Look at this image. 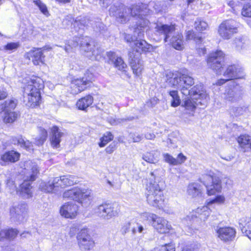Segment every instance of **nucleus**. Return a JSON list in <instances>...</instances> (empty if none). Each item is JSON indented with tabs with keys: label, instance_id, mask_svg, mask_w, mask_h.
I'll return each instance as SVG.
<instances>
[{
	"label": "nucleus",
	"instance_id": "nucleus-22",
	"mask_svg": "<svg viewBox=\"0 0 251 251\" xmlns=\"http://www.w3.org/2000/svg\"><path fill=\"white\" fill-rule=\"evenodd\" d=\"M24 102L29 107L34 108L40 104L41 100L40 93L31 91L28 93H25L24 91Z\"/></svg>",
	"mask_w": 251,
	"mask_h": 251
},
{
	"label": "nucleus",
	"instance_id": "nucleus-12",
	"mask_svg": "<svg viewBox=\"0 0 251 251\" xmlns=\"http://www.w3.org/2000/svg\"><path fill=\"white\" fill-rule=\"evenodd\" d=\"M124 11H125L127 21L128 17L130 15L132 17L137 16L139 18L143 19V16H145L150 13V10L148 8V5L144 3H141L138 5H132L131 8L127 6L123 7Z\"/></svg>",
	"mask_w": 251,
	"mask_h": 251
},
{
	"label": "nucleus",
	"instance_id": "nucleus-29",
	"mask_svg": "<svg viewBox=\"0 0 251 251\" xmlns=\"http://www.w3.org/2000/svg\"><path fill=\"white\" fill-rule=\"evenodd\" d=\"M188 195L192 198L200 196L202 193V187L201 184L197 182L189 184L187 188Z\"/></svg>",
	"mask_w": 251,
	"mask_h": 251
},
{
	"label": "nucleus",
	"instance_id": "nucleus-23",
	"mask_svg": "<svg viewBox=\"0 0 251 251\" xmlns=\"http://www.w3.org/2000/svg\"><path fill=\"white\" fill-rule=\"evenodd\" d=\"M58 181V177H55L52 181L50 180L47 182L42 181L40 183L39 189L42 192L47 193H56L59 188Z\"/></svg>",
	"mask_w": 251,
	"mask_h": 251
},
{
	"label": "nucleus",
	"instance_id": "nucleus-42",
	"mask_svg": "<svg viewBox=\"0 0 251 251\" xmlns=\"http://www.w3.org/2000/svg\"><path fill=\"white\" fill-rule=\"evenodd\" d=\"M248 109V106L244 105L242 106H231L229 109V111L231 114L235 116L243 115Z\"/></svg>",
	"mask_w": 251,
	"mask_h": 251
},
{
	"label": "nucleus",
	"instance_id": "nucleus-35",
	"mask_svg": "<svg viewBox=\"0 0 251 251\" xmlns=\"http://www.w3.org/2000/svg\"><path fill=\"white\" fill-rule=\"evenodd\" d=\"M81 194V189L78 187H75L71 189L65 191L63 194V197L78 201L79 195Z\"/></svg>",
	"mask_w": 251,
	"mask_h": 251
},
{
	"label": "nucleus",
	"instance_id": "nucleus-16",
	"mask_svg": "<svg viewBox=\"0 0 251 251\" xmlns=\"http://www.w3.org/2000/svg\"><path fill=\"white\" fill-rule=\"evenodd\" d=\"M129 62L133 70V73L137 76H139L143 69V61L140 59L138 54L133 52L128 53Z\"/></svg>",
	"mask_w": 251,
	"mask_h": 251
},
{
	"label": "nucleus",
	"instance_id": "nucleus-31",
	"mask_svg": "<svg viewBox=\"0 0 251 251\" xmlns=\"http://www.w3.org/2000/svg\"><path fill=\"white\" fill-rule=\"evenodd\" d=\"M51 144L53 148L57 149L60 147V138L63 135L64 133L61 132L56 126H53L51 129Z\"/></svg>",
	"mask_w": 251,
	"mask_h": 251
},
{
	"label": "nucleus",
	"instance_id": "nucleus-39",
	"mask_svg": "<svg viewBox=\"0 0 251 251\" xmlns=\"http://www.w3.org/2000/svg\"><path fill=\"white\" fill-rule=\"evenodd\" d=\"M176 27L175 25H174V49L177 50H181L184 49V44L183 41V36L181 34L179 33H176Z\"/></svg>",
	"mask_w": 251,
	"mask_h": 251
},
{
	"label": "nucleus",
	"instance_id": "nucleus-5",
	"mask_svg": "<svg viewBox=\"0 0 251 251\" xmlns=\"http://www.w3.org/2000/svg\"><path fill=\"white\" fill-rule=\"evenodd\" d=\"M141 218L149 222L153 228L159 233H166L170 230L172 226L164 218L153 213L144 212L141 214Z\"/></svg>",
	"mask_w": 251,
	"mask_h": 251
},
{
	"label": "nucleus",
	"instance_id": "nucleus-36",
	"mask_svg": "<svg viewBox=\"0 0 251 251\" xmlns=\"http://www.w3.org/2000/svg\"><path fill=\"white\" fill-rule=\"evenodd\" d=\"M81 189V194L79 195V201L78 202L84 204V206H87L89 204L92 200L91 191L88 189Z\"/></svg>",
	"mask_w": 251,
	"mask_h": 251
},
{
	"label": "nucleus",
	"instance_id": "nucleus-64",
	"mask_svg": "<svg viewBox=\"0 0 251 251\" xmlns=\"http://www.w3.org/2000/svg\"><path fill=\"white\" fill-rule=\"evenodd\" d=\"M145 137L148 140H152L155 137V135L153 133H147L145 134Z\"/></svg>",
	"mask_w": 251,
	"mask_h": 251
},
{
	"label": "nucleus",
	"instance_id": "nucleus-27",
	"mask_svg": "<svg viewBox=\"0 0 251 251\" xmlns=\"http://www.w3.org/2000/svg\"><path fill=\"white\" fill-rule=\"evenodd\" d=\"M133 44V49L131 52L136 51L135 54H138L139 56H140L142 52L149 51L151 48V46L144 40H136Z\"/></svg>",
	"mask_w": 251,
	"mask_h": 251
},
{
	"label": "nucleus",
	"instance_id": "nucleus-49",
	"mask_svg": "<svg viewBox=\"0 0 251 251\" xmlns=\"http://www.w3.org/2000/svg\"><path fill=\"white\" fill-rule=\"evenodd\" d=\"M34 3L37 5L41 12L45 15L47 16L49 14V12L46 5L42 2L41 0H35L33 1Z\"/></svg>",
	"mask_w": 251,
	"mask_h": 251
},
{
	"label": "nucleus",
	"instance_id": "nucleus-38",
	"mask_svg": "<svg viewBox=\"0 0 251 251\" xmlns=\"http://www.w3.org/2000/svg\"><path fill=\"white\" fill-rule=\"evenodd\" d=\"M159 156L160 152L156 151L146 152L143 155L142 158L148 163L155 164L158 161Z\"/></svg>",
	"mask_w": 251,
	"mask_h": 251
},
{
	"label": "nucleus",
	"instance_id": "nucleus-41",
	"mask_svg": "<svg viewBox=\"0 0 251 251\" xmlns=\"http://www.w3.org/2000/svg\"><path fill=\"white\" fill-rule=\"evenodd\" d=\"M17 103V100L16 99H12L6 101L4 104L1 106L0 112L2 111L4 112L12 111L16 107Z\"/></svg>",
	"mask_w": 251,
	"mask_h": 251
},
{
	"label": "nucleus",
	"instance_id": "nucleus-34",
	"mask_svg": "<svg viewBox=\"0 0 251 251\" xmlns=\"http://www.w3.org/2000/svg\"><path fill=\"white\" fill-rule=\"evenodd\" d=\"M76 180L74 176L68 175L63 176L58 178L57 184L59 187H64L74 185L76 183Z\"/></svg>",
	"mask_w": 251,
	"mask_h": 251
},
{
	"label": "nucleus",
	"instance_id": "nucleus-8",
	"mask_svg": "<svg viewBox=\"0 0 251 251\" xmlns=\"http://www.w3.org/2000/svg\"><path fill=\"white\" fill-rule=\"evenodd\" d=\"M238 24L233 20L223 21L219 25L218 33L224 39H230L238 32Z\"/></svg>",
	"mask_w": 251,
	"mask_h": 251
},
{
	"label": "nucleus",
	"instance_id": "nucleus-7",
	"mask_svg": "<svg viewBox=\"0 0 251 251\" xmlns=\"http://www.w3.org/2000/svg\"><path fill=\"white\" fill-rule=\"evenodd\" d=\"M119 209L116 203H103L96 208V213L104 220H110L118 215Z\"/></svg>",
	"mask_w": 251,
	"mask_h": 251
},
{
	"label": "nucleus",
	"instance_id": "nucleus-63",
	"mask_svg": "<svg viewBox=\"0 0 251 251\" xmlns=\"http://www.w3.org/2000/svg\"><path fill=\"white\" fill-rule=\"evenodd\" d=\"M7 96V93L5 90H0V100L6 98Z\"/></svg>",
	"mask_w": 251,
	"mask_h": 251
},
{
	"label": "nucleus",
	"instance_id": "nucleus-15",
	"mask_svg": "<svg viewBox=\"0 0 251 251\" xmlns=\"http://www.w3.org/2000/svg\"><path fill=\"white\" fill-rule=\"evenodd\" d=\"M50 49V47L47 48L46 47L37 48L27 52L25 56L29 60H31L35 65H39L40 63H43L45 56L43 55V51Z\"/></svg>",
	"mask_w": 251,
	"mask_h": 251
},
{
	"label": "nucleus",
	"instance_id": "nucleus-25",
	"mask_svg": "<svg viewBox=\"0 0 251 251\" xmlns=\"http://www.w3.org/2000/svg\"><path fill=\"white\" fill-rule=\"evenodd\" d=\"M123 7H126V6L122 4L118 8L117 6L114 4L111 6L109 9L110 15L116 17L117 21L121 23L127 21V18L126 17L125 11H124L123 8Z\"/></svg>",
	"mask_w": 251,
	"mask_h": 251
},
{
	"label": "nucleus",
	"instance_id": "nucleus-10",
	"mask_svg": "<svg viewBox=\"0 0 251 251\" xmlns=\"http://www.w3.org/2000/svg\"><path fill=\"white\" fill-rule=\"evenodd\" d=\"M27 205L25 203L13 205L10 210L11 220L16 223L24 222L26 216Z\"/></svg>",
	"mask_w": 251,
	"mask_h": 251
},
{
	"label": "nucleus",
	"instance_id": "nucleus-51",
	"mask_svg": "<svg viewBox=\"0 0 251 251\" xmlns=\"http://www.w3.org/2000/svg\"><path fill=\"white\" fill-rule=\"evenodd\" d=\"M91 25L96 31H100L103 30L105 28L104 24H103L100 21H93L91 24Z\"/></svg>",
	"mask_w": 251,
	"mask_h": 251
},
{
	"label": "nucleus",
	"instance_id": "nucleus-59",
	"mask_svg": "<svg viewBox=\"0 0 251 251\" xmlns=\"http://www.w3.org/2000/svg\"><path fill=\"white\" fill-rule=\"evenodd\" d=\"M163 160L169 163L170 165L173 164V156L168 153H163Z\"/></svg>",
	"mask_w": 251,
	"mask_h": 251
},
{
	"label": "nucleus",
	"instance_id": "nucleus-1",
	"mask_svg": "<svg viewBox=\"0 0 251 251\" xmlns=\"http://www.w3.org/2000/svg\"><path fill=\"white\" fill-rule=\"evenodd\" d=\"M194 84V80L191 76L178 72L174 73V88L178 89L185 96L182 105L191 111L199 106H205L208 98L201 84H197L189 90Z\"/></svg>",
	"mask_w": 251,
	"mask_h": 251
},
{
	"label": "nucleus",
	"instance_id": "nucleus-48",
	"mask_svg": "<svg viewBox=\"0 0 251 251\" xmlns=\"http://www.w3.org/2000/svg\"><path fill=\"white\" fill-rule=\"evenodd\" d=\"M241 14L244 17L251 18V2H248L243 6Z\"/></svg>",
	"mask_w": 251,
	"mask_h": 251
},
{
	"label": "nucleus",
	"instance_id": "nucleus-20",
	"mask_svg": "<svg viewBox=\"0 0 251 251\" xmlns=\"http://www.w3.org/2000/svg\"><path fill=\"white\" fill-rule=\"evenodd\" d=\"M28 83L24 88L25 93H28L31 91L40 93V90L44 87L43 80L39 77L33 76Z\"/></svg>",
	"mask_w": 251,
	"mask_h": 251
},
{
	"label": "nucleus",
	"instance_id": "nucleus-37",
	"mask_svg": "<svg viewBox=\"0 0 251 251\" xmlns=\"http://www.w3.org/2000/svg\"><path fill=\"white\" fill-rule=\"evenodd\" d=\"M20 154L16 151H11L5 152L1 156V159L4 162H16L19 160Z\"/></svg>",
	"mask_w": 251,
	"mask_h": 251
},
{
	"label": "nucleus",
	"instance_id": "nucleus-55",
	"mask_svg": "<svg viewBox=\"0 0 251 251\" xmlns=\"http://www.w3.org/2000/svg\"><path fill=\"white\" fill-rule=\"evenodd\" d=\"M20 45L18 43H9L7 45L4 46V49L6 50H9L11 51H13L16 50L19 47Z\"/></svg>",
	"mask_w": 251,
	"mask_h": 251
},
{
	"label": "nucleus",
	"instance_id": "nucleus-26",
	"mask_svg": "<svg viewBox=\"0 0 251 251\" xmlns=\"http://www.w3.org/2000/svg\"><path fill=\"white\" fill-rule=\"evenodd\" d=\"M158 31L164 35L165 46H168L169 47L173 46V31L170 26L163 25L158 27Z\"/></svg>",
	"mask_w": 251,
	"mask_h": 251
},
{
	"label": "nucleus",
	"instance_id": "nucleus-45",
	"mask_svg": "<svg viewBox=\"0 0 251 251\" xmlns=\"http://www.w3.org/2000/svg\"><path fill=\"white\" fill-rule=\"evenodd\" d=\"M3 120L7 123H12L14 122L17 118L18 114L15 112L10 111L4 112Z\"/></svg>",
	"mask_w": 251,
	"mask_h": 251
},
{
	"label": "nucleus",
	"instance_id": "nucleus-9",
	"mask_svg": "<svg viewBox=\"0 0 251 251\" xmlns=\"http://www.w3.org/2000/svg\"><path fill=\"white\" fill-rule=\"evenodd\" d=\"M78 246L81 251H88L93 249L95 243L87 228L82 229L77 234Z\"/></svg>",
	"mask_w": 251,
	"mask_h": 251
},
{
	"label": "nucleus",
	"instance_id": "nucleus-50",
	"mask_svg": "<svg viewBox=\"0 0 251 251\" xmlns=\"http://www.w3.org/2000/svg\"><path fill=\"white\" fill-rule=\"evenodd\" d=\"M225 201V197L222 195H218L214 199L207 201L208 205L210 207L211 205L214 203L221 204L223 203Z\"/></svg>",
	"mask_w": 251,
	"mask_h": 251
},
{
	"label": "nucleus",
	"instance_id": "nucleus-11",
	"mask_svg": "<svg viewBox=\"0 0 251 251\" xmlns=\"http://www.w3.org/2000/svg\"><path fill=\"white\" fill-rule=\"evenodd\" d=\"M233 86V88L226 90L224 94V100L231 103H238L242 100L244 90L238 85Z\"/></svg>",
	"mask_w": 251,
	"mask_h": 251
},
{
	"label": "nucleus",
	"instance_id": "nucleus-40",
	"mask_svg": "<svg viewBox=\"0 0 251 251\" xmlns=\"http://www.w3.org/2000/svg\"><path fill=\"white\" fill-rule=\"evenodd\" d=\"M18 231L16 229L11 228L8 230H2L0 231V240L4 239L12 240L14 239L18 233Z\"/></svg>",
	"mask_w": 251,
	"mask_h": 251
},
{
	"label": "nucleus",
	"instance_id": "nucleus-3",
	"mask_svg": "<svg viewBox=\"0 0 251 251\" xmlns=\"http://www.w3.org/2000/svg\"><path fill=\"white\" fill-rule=\"evenodd\" d=\"M69 43L72 48L79 45L81 50L86 53V56L92 60L99 61L103 57L104 50L94 45L93 41L89 37H76Z\"/></svg>",
	"mask_w": 251,
	"mask_h": 251
},
{
	"label": "nucleus",
	"instance_id": "nucleus-6",
	"mask_svg": "<svg viewBox=\"0 0 251 251\" xmlns=\"http://www.w3.org/2000/svg\"><path fill=\"white\" fill-rule=\"evenodd\" d=\"M200 181L205 185L207 194L209 196L221 191V179L212 172L202 175L200 178Z\"/></svg>",
	"mask_w": 251,
	"mask_h": 251
},
{
	"label": "nucleus",
	"instance_id": "nucleus-53",
	"mask_svg": "<svg viewBox=\"0 0 251 251\" xmlns=\"http://www.w3.org/2000/svg\"><path fill=\"white\" fill-rule=\"evenodd\" d=\"M40 132L41 135L40 137L37 139V141H36V144L38 145H41L44 143V142L47 139L48 135L47 131L44 129L41 128Z\"/></svg>",
	"mask_w": 251,
	"mask_h": 251
},
{
	"label": "nucleus",
	"instance_id": "nucleus-56",
	"mask_svg": "<svg viewBox=\"0 0 251 251\" xmlns=\"http://www.w3.org/2000/svg\"><path fill=\"white\" fill-rule=\"evenodd\" d=\"M234 44L237 50H240L243 48L245 43L241 38H236L234 40Z\"/></svg>",
	"mask_w": 251,
	"mask_h": 251
},
{
	"label": "nucleus",
	"instance_id": "nucleus-14",
	"mask_svg": "<svg viewBox=\"0 0 251 251\" xmlns=\"http://www.w3.org/2000/svg\"><path fill=\"white\" fill-rule=\"evenodd\" d=\"M78 207L75 202L69 201L63 204L60 209L61 215L66 218L74 219L77 214Z\"/></svg>",
	"mask_w": 251,
	"mask_h": 251
},
{
	"label": "nucleus",
	"instance_id": "nucleus-19",
	"mask_svg": "<svg viewBox=\"0 0 251 251\" xmlns=\"http://www.w3.org/2000/svg\"><path fill=\"white\" fill-rule=\"evenodd\" d=\"M107 56L109 59V63L115 68L121 71H125L127 65L121 56H119L115 52L110 51L107 52Z\"/></svg>",
	"mask_w": 251,
	"mask_h": 251
},
{
	"label": "nucleus",
	"instance_id": "nucleus-44",
	"mask_svg": "<svg viewBox=\"0 0 251 251\" xmlns=\"http://www.w3.org/2000/svg\"><path fill=\"white\" fill-rule=\"evenodd\" d=\"M114 136L110 132H106L100 139L99 145L100 147H104L108 142L113 140Z\"/></svg>",
	"mask_w": 251,
	"mask_h": 251
},
{
	"label": "nucleus",
	"instance_id": "nucleus-21",
	"mask_svg": "<svg viewBox=\"0 0 251 251\" xmlns=\"http://www.w3.org/2000/svg\"><path fill=\"white\" fill-rule=\"evenodd\" d=\"M217 233L218 237L224 242L232 241L236 235L235 229L231 227H223L219 228Z\"/></svg>",
	"mask_w": 251,
	"mask_h": 251
},
{
	"label": "nucleus",
	"instance_id": "nucleus-58",
	"mask_svg": "<svg viewBox=\"0 0 251 251\" xmlns=\"http://www.w3.org/2000/svg\"><path fill=\"white\" fill-rule=\"evenodd\" d=\"M130 137L132 139L133 142H140L143 139V137L137 133H130Z\"/></svg>",
	"mask_w": 251,
	"mask_h": 251
},
{
	"label": "nucleus",
	"instance_id": "nucleus-54",
	"mask_svg": "<svg viewBox=\"0 0 251 251\" xmlns=\"http://www.w3.org/2000/svg\"><path fill=\"white\" fill-rule=\"evenodd\" d=\"M6 188L8 189L9 192L12 194L17 191V188L15 184L14 181L11 179L7 180Z\"/></svg>",
	"mask_w": 251,
	"mask_h": 251
},
{
	"label": "nucleus",
	"instance_id": "nucleus-32",
	"mask_svg": "<svg viewBox=\"0 0 251 251\" xmlns=\"http://www.w3.org/2000/svg\"><path fill=\"white\" fill-rule=\"evenodd\" d=\"M238 143L243 152L251 150V137L248 135H240L237 139Z\"/></svg>",
	"mask_w": 251,
	"mask_h": 251
},
{
	"label": "nucleus",
	"instance_id": "nucleus-43",
	"mask_svg": "<svg viewBox=\"0 0 251 251\" xmlns=\"http://www.w3.org/2000/svg\"><path fill=\"white\" fill-rule=\"evenodd\" d=\"M186 40H193L197 44L201 43L202 42V38L199 34H197L192 30H188L186 33Z\"/></svg>",
	"mask_w": 251,
	"mask_h": 251
},
{
	"label": "nucleus",
	"instance_id": "nucleus-24",
	"mask_svg": "<svg viewBox=\"0 0 251 251\" xmlns=\"http://www.w3.org/2000/svg\"><path fill=\"white\" fill-rule=\"evenodd\" d=\"M91 82V78L82 77V78H77L72 81V88L74 91L75 94H77L84 91L89 85Z\"/></svg>",
	"mask_w": 251,
	"mask_h": 251
},
{
	"label": "nucleus",
	"instance_id": "nucleus-18",
	"mask_svg": "<svg viewBox=\"0 0 251 251\" xmlns=\"http://www.w3.org/2000/svg\"><path fill=\"white\" fill-rule=\"evenodd\" d=\"M226 78H228L229 80L238 78H243L245 76L243 69L235 65L229 66L224 74Z\"/></svg>",
	"mask_w": 251,
	"mask_h": 251
},
{
	"label": "nucleus",
	"instance_id": "nucleus-46",
	"mask_svg": "<svg viewBox=\"0 0 251 251\" xmlns=\"http://www.w3.org/2000/svg\"><path fill=\"white\" fill-rule=\"evenodd\" d=\"M194 25L196 29L200 31H202L208 28L207 24L200 19H198L195 21Z\"/></svg>",
	"mask_w": 251,
	"mask_h": 251
},
{
	"label": "nucleus",
	"instance_id": "nucleus-52",
	"mask_svg": "<svg viewBox=\"0 0 251 251\" xmlns=\"http://www.w3.org/2000/svg\"><path fill=\"white\" fill-rule=\"evenodd\" d=\"M186 159L187 157L182 153H180L177 155L176 158H174V165H180L183 163Z\"/></svg>",
	"mask_w": 251,
	"mask_h": 251
},
{
	"label": "nucleus",
	"instance_id": "nucleus-28",
	"mask_svg": "<svg viewBox=\"0 0 251 251\" xmlns=\"http://www.w3.org/2000/svg\"><path fill=\"white\" fill-rule=\"evenodd\" d=\"M11 143L14 145L20 146V147L27 151L33 150L32 143L21 135L12 137Z\"/></svg>",
	"mask_w": 251,
	"mask_h": 251
},
{
	"label": "nucleus",
	"instance_id": "nucleus-62",
	"mask_svg": "<svg viewBox=\"0 0 251 251\" xmlns=\"http://www.w3.org/2000/svg\"><path fill=\"white\" fill-rule=\"evenodd\" d=\"M160 251H173V245L171 243L162 246Z\"/></svg>",
	"mask_w": 251,
	"mask_h": 251
},
{
	"label": "nucleus",
	"instance_id": "nucleus-57",
	"mask_svg": "<svg viewBox=\"0 0 251 251\" xmlns=\"http://www.w3.org/2000/svg\"><path fill=\"white\" fill-rule=\"evenodd\" d=\"M174 107L177 106L180 104L181 100L178 95L177 91L174 90Z\"/></svg>",
	"mask_w": 251,
	"mask_h": 251
},
{
	"label": "nucleus",
	"instance_id": "nucleus-33",
	"mask_svg": "<svg viewBox=\"0 0 251 251\" xmlns=\"http://www.w3.org/2000/svg\"><path fill=\"white\" fill-rule=\"evenodd\" d=\"M93 100V97L89 95L79 99L76 102V105L79 109L85 110L92 104Z\"/></svg>",
	"mask_w": 251,
	"mask_h": 251
},
{
	"label": "nucleus",
	"instance_id": "nucleus-13",
	"mask_svg": "<svg viewBox=\"0 0 251 251\" xmlns=\"http://www.w3.org/2000/svg\"><path fill=\"white\" fill-rule=\"evenodd\" d=\"M224 57L223 52L221 50H218L211 53L207 59L208 66L215 70L217 74L221 73V68Z\"/></svg>",
	"mask_w": 251,
	"mask_h": 251
},
{
	"label": "nucleus",
	"instance_id": "nucleus-60",
	"mask_svg": "<svg viewBox=\"0 0 251 251\" xmlns=\"http://www.w3.org/2000/svg\"><path fill=\"white\" fill-rule=\"evenodd\" d=\"M116 149V145L114 142L112 143L105 149V151L107 153H112Z\"/></svg>",
	"mask_w": 251,
	"mask_h": 251
},
{
	"label": "nucleus",
	"instance_id": "nucleus-47",
	"mask_svg": "<svg viewBox=\"0 0 251 251\" xmlns=\"http://www.w3.org/2000/svg\"><path fill=\"white\" fill-rule=\"evenodd\" d=\"M92 21L85 17L81 19L75 20L74 25V26L80 25L81 26L88 27L91 25V24L92 23Z\"/></svg>",
	"mask_w": 251,
	"mask_h": 251
},
{
	"label": "nucleus",
	"instance_id": "nucleus-17",
	"mask_svg": "<svg viewBox=\"0 0 251 251\" xmlns=\"http://www.w3.org/2000/svg\"><path fill=\"white\" fill-rule=\"evenodd\" d=\"M210 207L207 204L206 206L198 207L195 210L191 215L193 223L204 222L210 215Z\"/></svg>",
	"mask_w": 251,
	"mask_h": 251
},
{
	"label": "nucleus",
	"instance_id": "nucleus-61",
	"mask_svg": "<svg viewBox=\"0 0 251 251\" xmlns=\"http://www.w3.org/2000/svg\"><path fill=\"white\" fill-rule=\"evenodd\" d=\"M114 0H100V5L105 8L107 7L113 2Z\"/></svg>",
	"mask_w": 251,
	"mask_h": 251
},
{
	"label": "nucleus",
	"instance_id": "nucleus-30",
	"mask_svg": "<svg viewBox=\"0 0 251 251\" xmlns=\"http://www.w3.org/2000/svg\"><path fill=\"white\" fill-rule=\"evenodd\" d=\"M239 223L242 232L251 240V221L250 218L243 217L239 220Z\"/></svg>",
	"mask_w": 251,
	"mask_h": 251
},
{
	"label": "nucleus",
	"instance_id": "nucleus-4",
	"mask_svg": "<svg viewBox=\"0 0 251 251\" xmlns=\"http://www.w3.org/2000/svg\"><path fill=\"white\" fill-rule=\"evenodd\" d=\"M25 166L26 179L17 188L16 193L24 199H28L32 197V187L30 181L35 180L39 171L37 164L31 161L26 162Z\"/></svg>",
	"mask_w": 251,
	"mask_h": 251
},
{
	"label": "nucleus",
	"instance_id": "nucleus-2",
	"mask_svg": "<svg viewBox=\"0 0 251 251\" xmlns=\"http://www.w3.org/2000/svg\"><path fill=\"white\" fill-rule=\"evenodd\" d=\"M157 170L151 172L147 176L146 193L148 203L159 208H163L165 205V200L162 194L161 182H157Z\"/></svg>",
	"mask_w": 251,
	"mask_h": 251
}]
</instances>
